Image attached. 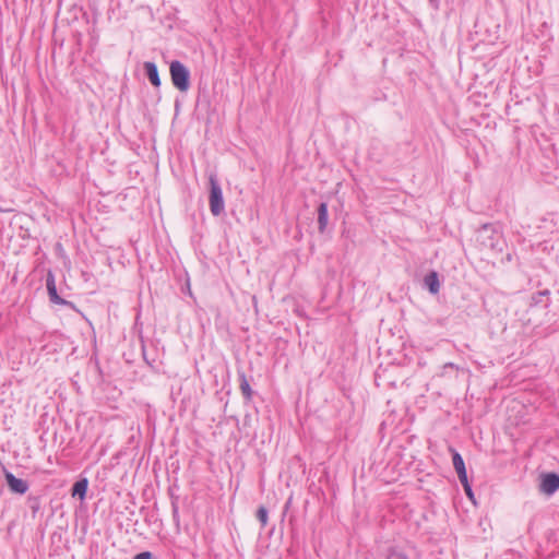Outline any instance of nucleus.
<instances>
[{
	"instance_id": "obj_11",
	"label": "nucleus",
	"mask_w": 559,
	"mask_h": 559,
	"mask_svg": "<svg viewBox=\"0 0 559 559\" xmlns=\"http://www.w3.org/2000/svg\"><path fill=\"white\" fill-rule=\"evenodd\" d=\"M329 222L328 204L322 202L318 206V228L320 233H324Z\"/></svg>"
},
{
	"instance_id": "obj_12",
	"label": "nucleus",
	"mask_w": 559,
	"mask_h": 559,
	"mask_svg": "<svg viewBox=\"0 0 559 559\" xmlns=\"http://www.w3.org/2000/svg\"><path fill=\"white\" fill-rule=\"evenodd\" d=\"M87 487H88L87 478L79 479L78 481L74 483V485L72 487V490H71L72 496L73 497L78 496L81 500H83L86 496Z\"/></svg>"
},
{
	"instance_id": "obj_1",
	"label": "nucleus",
	"mask_w": 559,
	"mask_h": 559,
	"mask_svg": "<svg viewBox=\"0 0 559 559\" xmlns=\"http://www.w3.org/2000/svg\"><path fill=\"white\" fill-rule=\"evenodd\" d=\"M170 78L174 86L181 92H187L190 87V72L188 68L178 60L170 62Z\"/></svg>"
},
{
	"instance_id": "obj_4",
	"label": "nucleus",
	"mask_w": 559,
	"mask_h": 559,
	"mask_svg": "<svg viewBox=\"0 0 559 559\" xmlns=\"http://www.w3.org/2000/svg\"><path fill=\"white\" fill-rule=\"evenodd\" d=\"M452 452H453L452 462H453L454 469L457 474V477L464 488L466 496L469 499H473L474 493H473L472 487L467 479V473H466L464 460H463L462 455L459 452H456L455 450H452Z\"/></svg>"
},
{
	"instance_id": "obj_5",
	"label": "nucleus",
	"mask_w": 559,
	"mask_h": 559,
	"mask_svg": "<svg viewBox=\"0 0 559 559\" xmlns=\"http://www.w3.org/2000/svg\"><path fill=\"white\" fill-rule=\"evenodd\" d=\"M539 489L546 495H552L559 489V475L547 473L543 475Z\"/></svg>"
},
{
	"instance_id": "obj_6",
	"label": "nucleus",
	"mask_w": 559,
	"mask_h": 559,
	"mask_svg": "<svg viewBox=\"0 0 559 559\" xmlns=\"http://www.w3.org/2000/svg\"><path fill=\"white\" fill-rule=\"evenodd\" d=\"M7 485L14 493L24 495L28 490L26 480L15 477L12 473H4Z\"/></svg>"
},
{
	"instance_id": "obj_15",
	"label": "nucleus",
	"mask_w": 559,
	"mask_h": 559,
	"mask_svg": "<svg viewBox=\"0 0 559 559\" xmlns=\"http://www.w3.org/2000/svg\"><path fill=\"white\" fill-rule=\"evenodd\" d=\"M386 559H408V558L404 554H402L400 551L391 550L389 552Z\"/></svg>"
},
{
	"instance_id": "obj_9",
	"label": "nucleus",
	"mask_w": 559,
	"mask_h": 559,
	"mask_svg": "<svg viewBox=\"0 0 559 559\" xmlns=\"http://www.w3.org/2000/svg\"><path fill=\"white\" fill-rule=\"evenodd\" d=\"M424 285L428 288V290L436 295L440 290V281L438 273L432 271L428 273L424 278Z\"/></svg>"
},
{
	"instance_id": "obj_10",
	"label": "nucleus",
	"mask_w": 559,
	"mask_h": 559,
	"mask_svg": "<svg viewBox=\"0 0 559 559\" xmlns=\"http://www.w3.org/2000/svg\"><path fill=\"white\" fill-rule=\"evenodd\" d=\"M239 388L243 399L249 402L252 400L253 391L243 371H238Z\"/></svg>"
},
{
	"instance_id": "obj_13",
	"label": "nucleus",
	"mask_w": 559,
	"mask_h": 559,
	"mask_svg": "<svg viewBox=\"0 0 559 559\" xmlns=\"http://www.w3.org/2000/svg\"><path fill=\"white\" fill-rule=\"evenodd\" d=\"M171 514H173V521L179 531L180 528V515H179V507L176 502L171 503Z\"/></svg>"
},
{
	"instance_id": "obj_7",
	"label": "nucleus",
	"mask_w": 559,
	"mask_h": 559,
	"mask_svg": "<svg viewBox=\"0 0 559 559\" xmlns=\"http://www.w3.org/2000/svg\"><path fill=\"white\" fill-rule=\"evenodd\" d=\"M46 288H47L48 296H49V299L51 302H53L56 305H67L68 304L63 298H61L58 295L55 275L52 274L51 271H49L46 276Z\"/></svg>"
},
{
	"instance_id": "obj_16",
	"label": "nucleus",
	"mask_w": 559,
	"mask_h": 559,
	"mask_svg": "<svg viewBox=\"0 0 559 559\" xmlns=\"http://www.w3.org/2000/svg\"><path fill=\"white\" fill-rule=\"evenodd\" d=\"M153 555L151 551H142L135 555L134 559H152Z\"/></svg>"
},
{
	"instance_id": "obj_3",
	"label": "nucleus",
	"mask_w": 559,
	"mask_h": 559,
	"mask_svg": "<svg viewBox=\"0 0 559 559\" xmlns=\"http://www.w3.org/2000/svg\"><path fill=\"white\" fill-rule=\"evenodd\" d=\"M478 240L483 246L491 250L501 251V235L493 228L492 225L486 224L478 233Z\"/></svg>"
},
{
	"instance_id": "obj_8",
	"label": "nucleus",
	"mask_w": 559,
	"mask_h": 559,
	"mask_svg": "<svg viewBox=\"0 0 559 559\" xmlns=\"http://www.w3.org/2000/svg\"><path fill=\"white\" fill-rule=\"evenodd\" d=\"M143 68H144L145 74H146L147 79L150 80V82L152 83V85H154L155 87H159L160 79H159L157 66L152 61H146V62H144Z\"/></svg>"
},
{
	"instance_id": "obj_17",
	"label": "nucleus",
	"mask_w": 559,
	"mask_h": 559,
	"mask_svg": "<svg viewBox=\"0 0 559 559\" xmlns=\"http://www.w3.org/2000/svg\"><path fill=\"white\" fill-rule=\"evenodd\" d=\"M447 369H455V370H457L459 367L455 364H453V362H447V364L443 365V370L445 371Z\"/></svg>"
},
{
	"instance_id": "obj_2",
	"label": "nucleus",
	"mask_w": 559,
	"mask_h": 559,
	"mask_svg": "<svg viewBox=\"0 0 559 559\" xmlns=\"http://www.w3.org/2000/svg\"><path fill=\"white\" fill-rule=\"evenodd\" d=\"M210 211L214 216H219L225 210L222 188L214 175L210 176Z\"/></svg>"
},
{
	"instance_id": "obj_14",
	"label": "nucleus",
	"mask_w": 559,
	"mask_h": 559,
	"mask_svg": "<svg viewBox=\"0 0 559 559\" xmlns=\"http://www.w3.org/2000/svg\"><path fill=\"white\" fill-rule=\"evenodd\" d=\"M257 518L260 521L262 527H264L267 524V510L264 507H260L257 511Z\"/></svg>"
}]
</instances>
